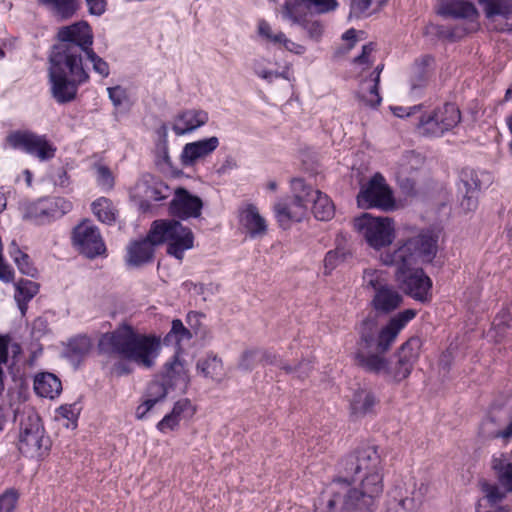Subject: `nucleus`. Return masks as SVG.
Wrapping results in <instances>:
<instances>
[{
  "label": "nucleus",
  "mask_w": 512,
  "mask_h": 512,
  "mask_svg": "<svg viewBox=\"0 0 512 512\" xmlns=\"http://www.w3.org/2000/svg\"><path fill=\"white\" fill-rule=\"evenodd\" d=\"M172 390L179 388L184 391L189 383V376L184 364L179 360L178 355L164 366V372L159 376Z\"/></svg>",
  "instance_id": "obj_27"
},
{
  "label": "nucleus",
  "mask_w": 512,
  "mask_h": 512,
  "mask_svg": "<svg viewBox=\"0 0 512 512\" xmlns=\"http://www.w3.org/2000/svg\"><path fill=\"white\" fill-rule=\"evenodd\" d=\"M209 120V115L202 109H186L177 114L172 130L176 135H185L204 126Z\"/></svg>",
  "instance_id": "obj_25"
},
{
  "label": "nucleus",
  "mask_w": 512,
  "mask_h": 512,
  "mask_svg": "<svg viewBox=\"0 0 512 512\" xmlns=\"http://www.w3.org/2000/svg\"><path fill=\"white\" fill-rule=\"evenodd\" d=\"M283 47L297 55H301L306 51V48L303 45H300L298 43L293 42L292 40L288 39L286 35L284 34L283 40L280 42Z\"/></svg>",
  "instance_id": "obj_63"
},
{
  "label": "nucleus",
  "mask_w": 512,
  "mask_h": 512,
  "mask_svg": "<svg viewBox=\"0 0 512 512\" xmlns=\"http://www.w3.org/2000/svg\"><path fill=\"white\" fill-rule=\"evenodd\" d=\"M461 121L459 108L453 103H445L420 116L417 128L419 133L428 137H440Z\"/></svg>",
  "instance_id": "obj_10"
},
{
  "label": "nucleus",
  "mask_w": 512,
  "mask_h": 512,
  "mask_svg": "<svg viewBox=\"0 0 512 512\" xmlns=\"http://www.w3.org/2000/svg\"><path fill=\"white\" fill-rule=\"evenodd\" d=\"M493 327L501 337L512 335V304L496 315Z\"/></svg>",
  "instance_id": "obj_43"
},
{
  "label": "nucleus",
  "mask_w": 512,
  "mask_h": 512,
  "mask_svg": "<svg viewBox=\"0 0 512 512\" xmlns=\"http://www.w3.org/2000/svg\"><path fill=\"white\" fill-rule=\"evenodd\" d=\"M424 164V158L414 151H406L399 163L398 179L402 183L407 182L406 187L413 189L415 182L410 179V176L418 171Z\"/></svg>",
  "instance_id": "obj_34"
},
{
  "label": "nucleus",
  "mask_w": 512,
  "mask_h": 512,
  "mask_svg": "<svg viewBox=\"0 0 512 512\" xmlns=\"http://www.w3.org/2000/svg\"><path fill=\"white\" fill-rule=\"evenodd\" d=\"M435 71V59L431 55H423L416 59L412 67L411 90L417 91L426 87Z\"/></svg>",
  "instance_id": "obj_30"
},
{
  "label": "nucleus",
  "mask_w": 512,
  "mask_h": 512,
  "mask_svg": "<svg viewBox=\"0 0 512 512\" xmlns=\"http://www.w3.org/2000/svg\"><path fill=\"white\" fill-rule=\"evenodd\" d=\"M437 236L426 231L407 239L393 252L382 254L385 265L396 266L395 278L400 288L413 299L422 303L432 299V280L422 268H414L417 260L431 262L437 252Z\"/></svg>",
  "instance_id": "obj_3"
},
{
  "label": "nucleus",
  "mask_w": 512,
  "mask_h": 512,
  "mask_svg": "<svg viewBox=\"0 0 512 512\" xmlns=\"http://www.w3.org/2000/svg\"><path fill=\"white\" fill-rule=\"evenodd\" d=\"M449 27L450 26L430 24L426 27V33L434 34L439 39L450 41Z\"/></svg>",
  "instance_id": "obj_60"
},
{
  "label": "nucleus",
  "mask_w": 512,
  "mask_h": 512,
  "mask_svg": "<svg viewBox=\"0 0 512 512\" xmlns=\"http://www.w3.org/2000/svg\"><path fill=\"white\" fill-rule=\"evenodd\" d=\"M219 146L216 136L187 143L182 150L180 160L184 167L193 166L198 160L204 159Z\"/></svg>",
  "instance_id": "obj_23"
},
{
  "label": "nucleus",
  "mask_w": 512,
  "mask_h": 512,
  "mask_svg": "<svg viewBox=\"0 0 512 512\" xmlns=\"http://www.w3.org/2000/svg\"><path fill=\"white\" fill-rule=\"evenodd\" d=\"M492 468L500 485L506 492L512 493V460L506 454L493 457Z\"/></svg>",
  "instance_id": "obj_37"
},
{
  "label": "nucleus",
  "mask_w": 512,
  "mask_h": 512,
  "mask_svg": "<svg viewBox=\"0 0 512 512\" xmlns=\"http://www.w3.org/2000/svg\"><path fill=\"white\" fill-rule=\"evenodd\" d=\"M308 194V204H312V213L320 221L332 219L335 213V207L331 199L319 190H314L311 186L305 184L304 194Z\"/></svg>",
  "instance_id": "obj_28"
},
{
  "label": "nucleus",
  "mask_w": 512,
  "mask_h": 512,
  "mask_svg": "<svg viewBox=\"0 0 512 512\" xmlns=\"http://www.w3.org/2000/svg\"><path fill=\"white\" fill-rule=\"evenodd\" d=\"M194 411L191 401L187 398H183L175 402L171 412L181 420L185 415H193Z\"/></svg>",
  "instance_id": "obj_53"
},
{
  "label": "nucleus",
  "mask_w": 512,
  "mask_h": 512,
  "mask_svg": "<svg viewBox=\"0 0 512 512\" xmlns=\"http://www.w3.org/2000/svg\"><path fill=\"white\" fill-rule=\"evenodd\" d=\"M179 424L180 419L172 412H170L166 414L161 421L158 422L156 427L161 433H166L168 431L177 429Z\"/></svg>",
  "instance_id": "obj_52"
},
{
  "label": "nucleus",
  "mask_w": 512,
  "mask_h": 512,
  "mask_svg": "<svg viewBox=\"0 0 512 512\" xmlns=\"http://www.w3.org/2000/svg\"><path fill=\"white\" fill-rule=\"evenodd\" d=\"M9 335H0V366L6 364L9 355Z\"/></svg>",
  "instance_id": "obj_62"
},
{
  "label": "nucleus",
  "mask_w": 512,
  "mask_h": 512,
  "mask_svg": "<svg viewBox=\"0 0 512 512\" xmlns=\"http://www.w3.org/2000/svg\"><path fill=\"white\" fill-rule=\"evenodd\" d=\"M382 459L378 447L362 443L340 459L338 477L326 488L328 512H374L383 492Z\"/></svg>",
  "instance_id": "obj_2"
},
{
  "label": "nucleus",
  "mask_w": 512,
  "mask_h": 512,
  "mask_svg": "<svg viewBox=\"0 0 512 512\" xmlns=\"http://www.w3.org/2000/svg\"><path fill=\"white\" fill-rule=\"evenodd\" d=\"M154 243L150 238V233L146 239L132 242L128 247L127 264L132 267H139L150 263L154 257Z\"/></svg>",
  "instance_id": "obj_31"
},
{
  "label": "nucleus",
  "mask_w": 512,
  "mask_h": 512,
  "mask_svg": "<svg viewBox=\"0 0 512 512\" xmlns=\"http://www.w3.org/2000/svg\"><path fill=\"white\" fill-rule=\"evenodd\" d=\"M403 302V296L398 289L387 284L376 293L371 300L373 309L381 314H389L399 308Z\"/></svg>",
  "instance_id": "obj_26"
},
{
  "label": "nucleus",
  "mask_w": 512,
  "mask_h": 512,
  "mask_svg": "<svg viewBox=\"0 0 512 512\" xmlns=\"http://www.w3.org/2000/svg\"><path fill=\"white\" fill-rule=\"evenodd\" d=\"M34 391L40 397L54 399L62 391L61 380L50 372L38 373L34 377Z\"/></svg>",
  "instance_id": "obj_33"
},
{
  "label": "nucleus",
  "mask_w": 512,
  "mask_h": 512,
  "mask_svg": "<svg viewBox=\"0 0 512 512\" xmlns=\"http://www.w3.org/2000/svg\"><path fill=\"white\" fill-rule=\"evenodd\" d=\"M57 37L61 44L66 47L79 45V65L83 66V55L91 61L93 70L102 77H108L110 73L108 63L99 57L92 49L93 34L91 27L85 21H80L59 29Z\"/></svg>",
  "instance_id": "obj_8"
},
{
  "label": "nucleus",
  "mask_w": 512,
  "mask_h": 512,
  "mask_svg": "<svg viewBox=\"0 0 512 512\" xmlns=\"http://www.w3.org/2000/svg\"><path fill=\"white\" fill-rule=\"evenodd\" d=\"M259 349H248L240 357L238 367L244 371L253 370L260 362Z\"/></svg>",
  "instance_id": "obj_47"
},
{
  "label": "nucleus",
  "mask_w": 512,
  "mask_h": 512,
  "mask_svg": "<svg viewBox=\"0 0 512 512\" xmlns=\"http://www.w3.org/2000/svg\"><path fill=\"white\" fill-rule=\"evenodd\" d=\"M337 0H286L281 15L292 24L301 26L310 39L319 41L323 25L319 20L308 19V14H323L337 8Z\"/></svg>",
  "instance_id": "obj_6"
},
{
  "label": "nucleus",
  "mask_w": 512,
  "mask_h": 512,
  "mask_svg": "<svg viewBox=\"0 0 512 512\" xmlns=\"http://www.w3.org/2000/svg\"><path fill=\"white\" fill-rule=\"evenodd\" d=\"M481 490L485 493V496L490 505L500 503L506 497V491L503 492L495 484H490L486 481L481 483Z\"/></svg>",
  "instance_id": "obj_48"
},
{
  "label": "nucleus",
  "mask_w": 512,
  "mask_h": 512,
  "mask_svg": "<svg viewBox=\"0 0 512 512\" xmlns=\"http://www.w3.org/2000/svg\"><path fill=\"white\" fill-rule=\"evenodd\" d=\"M91 15L101 16L106 11V0H85Z\"/></svg>",
  "instance_id": "obj_61"
},
{
  "label": "nucleus",
  "mask_w": 512,
  "mask_h": 512,
  "mask_svg": "<svg viewBox=\"0 0 512 512\" xmlns=\"http://www.w3.org/2000/svg\"><path fill=\"white\" fill-rule=\"evenodd\" d=\"M203 201L200 197L191 194L187 189L179 187L174 192V197L169 204L171 216L187 220L198 218L201 215Z\"/></svg>",
  "instance_id": "obj_19"
},
{
  "label": "nucleus",
  "mask_w": 512,
  "mask_h": 512,
  "mask_svg": "<svg viewBox=\"0 0 512 512\" xmlns=\"http://www.w3.org/2000/svg\"><path fill=\"white\" fill-rule=\"evenodd\" d=\"M150 238L156 244H167V254L182 260L184 253L193 248L194 235L189 227L176 219H161L152 223Z\"/></svg>",
  "instance_id": "obj_7"
},
{
  "label": "nucleus",
  "mask_w": 512,
  "mask_h": 512,
  "mask_svg": "<svg viewBox=\"0 0 512 512\" xmlns=\"http://www.w3.org/2000/svg\"><path fill=\"white\" fill-rule=\"evenodd\" d=\"M192 338V333L187 329L180 319H174L170 332L165 336L164 343L180 346L182 342L189 341Z\"/></svg>",
  "instance_id": "obj_42"
},
{
  "label": "nucleus",
  "mask_w": 512,
  "mask_h": 512,
  "mask_svg": "<svg viewBox=\"0 0 512 512\" xmlns=\"http://www.w3.org/2000/svg\"><path fill=\"white\" fill-rule=\"evenodd\" d=\"M50 204L53 205V209L55 215H53V220L62 217L64 214L69 212L72 208V204L69 201H66L63 198L50 199Z\"/></svg>",
  "instance_id": "obj_55"
},
{
  "label": "nucleus",
  "mask_w": 512,
  "mask_h": 512,
  "mask_svg": "<svg viewBox=\"0 0 512 512\" xmlns=\"http://www.w3.org/2000/svg\"><path fill=\"white\" fill-rule=\"evenodd\" d=\"M358 206L363 209L380 208L385 211L395 206L393 192L382 174L376 173L357 195Z\"/></svg>",
  "instance_id": "obj_12"
},
{
  "label": "nucleus",
  "mask_w": 512,
  "mask_h": 512,
  "mask_svg": "<svg viewBox=\"0 0 512 512\" xmlns=\"http://www.w3.org/2000/svg\"><path fill=\"white\" fill-rule=\"evenodd\" d=\"M363 281L367 288L373 289L374 293L388 284L384 273L374 269L364 270Z\"/></svg>",
  "instance_id": "obj_46"
},
{
  "label": "nucleus",
  "mask_w": 512,
  "mask_h": 512,
  "mask_svg": "<svg viewBox=\"0 0 512 512\" xmlns=\"http://www.w3.org/2000/svg\"><path fill=\"white\" fill-rule=\"evenodd\" d=\"M437 13L443 17L455 19L475 20L479 16L476 6L472 2L464 0L442 1Z\"/></svg>",
  "instance_id": "obj_29"
},
{
  "label": "nucleus",
  "mask_w": 512,
  "mask_h": 512,
  "mask_svg": "<svg viewBox=\"0 0 512 512\" xmlns=\"http://www.w3.org/2000/svg\"><path fill=\"white\" fill-rule=\"evenodd\" d=\"M423 494L415 484L396 486L388 492L381 512H420Z\"/></svg>",
  "instance_id": "obj_15"
},
{
  "label": "nucleus",
  "mask_w": 512,
  "mask_h": 512,
  "mask_svg": "<svg viewBox=\"0 0 512 512\" xmlns=\"http://www.w3.org/2000/svg\"><path fill=\"white\" fill-rule=\"evenodd\" d=\"M127 361L128 360L121 358V360L116 362L112 367L113 373L116 374L117 376H124L130 374L132 372V368Z\"/></svg>",
  "instance_id": "obj_64"
},
{
  "label": "nucleus",
  "mask_w": 512,
  "mask_h": 512,
  "mask_svg": "<svg viewBox=\"0 0 512 512\" xmlns=\"http://www.w3.org/2000/svg\"><path fill=\"white\" fill-rule=\"evenodd\" d=\"M292 197L278 200L274 205L275 217L283 229L290 227L291 222H300L307 212L308 199L305 192V181L295 178L291 181Z\"/></svg>",
  "instance_id": "obj_9"
},
{
  "label": "nucleus",
  "mask_w": 512,
  "mask_h": 512,
  "mask_svg": "<svg viewBox=\"0 0 512 512\" xmlns=\"http://www.w3.org/2000/svg\"><path fill=\"white\" fill-rule=\"evenodd\" d=\"M197 370L206 378L220 380L223 375V363L216 355H208L197 362Z\"/></svg>",
  "instance_id": "obj_41"
},
{
  "label": "nucleus",
  "mask_w": 512,
  "mask_h": 512,
  "mask_svg": "<svg viewBox=\"0 0 512 512\" xmlns=\"http://www.w3.org/2000/svg\"><path fill=\"white\" fill-rule=\"evenodd\" d=\"M18 449L31 457L41 456L48 450V440L44 438V429L37 414L30 413L21 419Z\"/></svg>",
  "instance_id": "obj_13"
},
{
  "label": "nucleus",
  "mask_w": 512,
  "mask_h": 512,
  "mask_svg": "<svg viewBox=\"0 0 512 512\" xmlns=\"http://www.w3.org/2000/svg\"><path fill=\"white\" fill-rule=\"evenodd\" d=\"M160 347L159 338L137 333L127 324L104 333L98 342L101 354L119 356L147 369L154 366Z\"/></svg>",
  "instance_id": "obj_4"
},
{
  "label": "nucleus",
  "mask_w": 512,
  "mask_h": 512,
  "mask_svg": "<svg viewBox=\"0 0 512 512\" xmlns=\"http://www.w3.org/2000/svg\"><path fill=\"white\" fill-rule=\"evenodd\" d=\"M241 220L251 237L262 236L267 231L265 219L252 204L243 211Z\"/></svg>",
  "instance_id": "obj_36"
},
{
  "label": "nucleus",
  "mask_w": 512,
  "mask_h": 512,
  "mask_svg": "<svg viewBox=\"0 0 512 512\" xmlns=\"http://www.w3.org/2000/svg\"><path fill=\"white\" fill-rule=\"evenodd\" d=\"M416 316V310L406 309L391 317L381 329L375 316L368 315L357 327L358 340L354 352L355 365L363 371L386 380L400 382L412 372L422 341L414 336L404 342L394 354L395 360L385 354L391 349L400 331Z\"/></svg>",
  "instance_id": "obj_1"
},
{
  "label": "nucleus",
  "mask_w": 512,
  "mask_h": 512,
  "mask_svg": "<svg viewBox=\"0 0 512 512\" xmlns=\"http://www.w3.org/2000/svg\"><path fill=\"white\" fill-rule=\"evenodd\" d=\"M8 143L15 149H21L26 153L36 156L41 161H46L55 156L56 148L48 142L45 136L37 135L30 131H16L8 135Z\"/></svg>",
  "instance_id": "obj_14"
},
{
  "label": "nucleus",
  "mask_w": 512,
  "mask_h": 512,
  "mask_svg": "<svg viewBox=\"0 0 512 512\" xmlns=\"http://www.w3.org/2000/svg\"><path fill=\"white\" fill-rule=\"evenodd\" d=\"M49 332V324L46 318L37 317L32 323V335L34 338H41Z\"/></svg>",
  "instance_id": "obj_57"
},
{
  "label": "nucleus",
  "mask_w": 512,
  "mask_h": 512,
  "mask_svg": "<svg viewBox=\"0 0 512 512\" xmlns=\"http://www.w3.org/2000/svg\"><path fill=\"white\" fill-rule=\"evenodd\" d=\"M23 220L30 221L37 225L48 224L53 221L55 215L50 199H39L35 202L22 201L19 204Z\"/></svg>",
  "instance_id": "obj_22"
},
{
  "label": "nucleus",
  "mask_w": 512,
  "mask_h": 512,
  "mask_svg": "<svg viewBox=\"0 0 512 512\" xmlns=\"http://www.w3.org/2000/svg\"><path fill=\"white\" fill-rule=\"evenodd\" d=\"M138 197L145 201H161L170 196L169 186L160 178L150 173H145L137 181L135 186Z\"/></svg>",
  "instance_id": "obj_21"
},
{
  "label": "nucleus",
  "mask_w": 512,
  "mask_h": 512,
  "mask_svg": "<svg viewBox=\"0 0 512 512\" xmlns=\"http://www.w3.org/2000/svg\"><path fill=\"white\" fill-rule=\"evenodd\" d=\"M384 65L379 64L374 70V84L370 87L368 95L361 96V100L370 107H377L381 103V97L379 95V82L380 74L383 70Z\"/></svg>",
  "instance_id": "obj_44"
},
{
  "label": "nucleus",
  "mask_w": 512,
  "mask_h": 512,
  "mask_svg": "<svg viewBox=\"0 0 512 512\" xmlns=\"http://www.w3.org/2000/svg\"><path fill=\"white\" fill-rule=\"evenodd\" d=\"M38 4L63 20L73 17L79 9L77 0H38Z\"/></svg>",
  "instance_id": "obj_38"
},
{
  "label": "nucleus",
  "mask_w": 512,
  "mask_h": 512,
  "mask_svg": "<svg viewBox=\"0 0 512 512\" xmlns=\"http://www.w3.org/2000/svg\"><path fill=\"white\" fill-rule=\"evenodd\" d=\"M79 45L66 47L59 41L49 57V82L52 97L59 104L75 100L80 85L89 81V74L79 65Z\"/></svg>",
  "instance_id": "obj_5"
},
{
  "label": "nucleus",
  "mask_w": 512,
  "mask_h": 512,
  "mask_svg": "<svg viewBox=\"0 0 512 512\" xmlns=\"http://www.w3.org/2000/svg\"><path fill=\"white\" fill-rule=\"evenodd\" d=\"M172 390L159 377L152 380L143 394V402L136 408V418L142 420L147 413L158 403L163 401L169 391Z\"/></svg>",
  "instance_id": "obj_24"
},
{
  "label": "nucleus",
  "mask_w": 512,
  "mask_h": 512,
  "mask_svg": "<svg viewBox=\"0 0 512 512\" xmlns=\"http://www.w3.org/2000/svg\"><path fill=\"white\" fill-rule=\"evenodd\" d=\"M156 165L161 169L172 168V162L168 151V142L165 138L157 144Z\"/></svg>",
  "instance_id": "obj_50"
},
{
  "label": "nucleus",
  "mask_w": 512,
  "mask_h": 512,
  "mask_svg": "<svg viewBox=\"0 0 512 512\" xmlns=\"http://www.w3.org/2000/svg\"><path fill=\"white\" fill-rule=\"evenodd\" d=\"M57 413L61 417L65 418L69 421L75 422L79 415V409H78L76 403L65 404V405L60 406L57 409Z\"/></svg>",
  "instance_id": "obj_58"
},
{
  "label": "nucleus",
  "mask_w": 512,
  "mask_h": 512,
  "mask_svg": "<svg viewBox=\"0 0 512 512\" xmlns=\"http://www.w3.org/2000/svg\"><path fill=\"white\" fill-rule=\"evenodd\" d=\"M392 224V219L388 217H373L369 213H364L354 220L355 228L374 249H380L392 243L394 239Z\"/></svg>",
  "instance_id": "obj_11"
},
{
  "label": "nucleus",
  "mask_w": 512,
  "mask_h": 512,
  "mask_svg": "<svg viewBox=\"0 0 512 512\" xmlns=\"http://www.w3.org/2000/svg\"><path fill=\"white\" fill-rule=\"evenodd\" d=\"M348 252L344 247H336L326 253L324 258V273L330 274L338 265L346 260Z\"/></svg>",
  "instance_id": "obj_45"
},
{
  "label": "nucleus",
  "mask_w": 512,
  "mask_h": 512,
  "mask_svg": "<svg viewBox=\"0 0 512 512\" xmlns=\"http://www.w3.org/2000/svg\"><path fill=\"white\" fill-rule=\"evenodd\" d=\"M485 19L492 29L500 33H512V0H478Z\"/></svg>",
  "instance_id": "obj_16"
},
{
  "label": "nucleus",
  "mask_w": 512,
  "mask_h": 512,
  "mask_svg": "<svg viewBox=\"0 0 512 512\" xmlns=\"http://www.w3.org/2000/svg\"><path fill=\"white\" fill-rule=\"evenodd\" d=\"M459 193L462 194L461 208L465 212L474 211L478 207V198L482 186V179L477 171L464 168L459 174Z\"/></svg>",
  "instance_id": "obj_20"
},
{
  "label": "nucleus",
  "mask_w": 512,
  "mask_h": 512,
  "mask_svg": "<svg viewBox=\"0 0 512 512\" xmlns=\"http://www.w3.org/2000/svg\"><path fill=\"white\" fill-rule=\"evenodd\" d=\"M92 211L99 221L112 225L116 221L117 210L112 201L108 198L101 197L92 203Z\"/></svg>",
  "instance_id": "obj_40"
},
{
  "label": "nucleus",
  "mask_w": 512,
  "mask_h": 512,
  "mask_svg": "<svg viewBox=\"0 0 512 512\" xmlns=\"http://www.w3.org/2000/svg\"><path fill=\"white\" fill-rule=\"evenodd\" d=\"M108 95L115 107H119L123 104V101L127 98L126 90L121 86L107 88Z\"/></svg>",
  "instance_id": "obj_59"
},
{
  "label": "nucleus",
  "mask_w": 512,
  "mask_h": 512,
  "mask_svg": "<svg viewBox=\"0 0 512 512\" xmlns=\"http://www.w3.org/2000/svg\"><path fill=\"white\" fill-rule=\"evenodd\" d=\"M38 291L39 284L31 280L21 279L16 284L14 298L18 304V307L22 315L26 313L28 302L38 293Z\"/></svg>",
  "instance_id": "obj_39"
},
{
  "label": "nucleus",
  "mask_w": 512,
  "mask_h": 512,
  "mask_svg": "<svg viewBox=\"0 0 512 512\" xmlns=\"http://www.w3.org/2000/svg\"><path fill=\"white\" fill-rule=\"evenodd\" d=\"M378 399L372 391L357 390L351 401V410L354 415L364 416L374 412Z\"/></svg>",
  "instance_id": "obj_35"
},
{
  "label": "nucleus",
  "mask_w": 512,
  "mask_h": 512,
  "mask_svg": "<svg viewBox=\"0 0 512 512\" xmlns=\"http://www.w3.org/2000/svg\"><path fill=\"white\" fill-rule=\"evenodd\" d=\"M92 349V340L86 334H79L70 338L64 351L65 357L78 366Z\"/></svg>",
  "instance_id": "obj_32"
},
{
  "label": "nucleus",
  "mask_w": 512,
  "mask_h": 512,
  "mask_svg": "<svg viewBox=\"0 0 512 512\" xmlns=\"http://www.w3.org/2000/svg\"><path fill=\"white\" fill-rule=\"evenodd\" d=\"M73 243L81 254L94 259L106 252V246L97 227L81 223L73 230Z\"/></svg>",
  "instance_id": "obj_17"
},
{
  "label": "nucleus",
  "mask_w": 512,
  "mask_h": 512,
  "mask_svg": "<svg viewBox=\"0 0 512 512\" xmlns=\"http://www.w3.org/2000/svg\"><path fill=\"white\" fill-rule=\"evenodd\" d=\"M98 184L105 189H112L114 186V178L110 169L106 166H99L97 168Z\"/></svg>",
  "instance_id": "obj_54"
},
{
  "label": "nucleus",
  "mask_w": 512,
  "mask_h": 512,
  "mask_svg": "<svg viewBox=\"0 0 512 512\" xmlns=\"http://www.w3.org/2000/svg\"><path fill=\"white\" fill-rule=\"evenodd\" d=\"M15 263L22 274H25L30 277H36L38 273L37 269L30 262V257L28 254L22 255V258L20 259L16 258Z\"/></svg>",
  "instance_id": "obj_56"
},
{
  "label": "nucleus",
  "mask_w": 512,
  "mask_h": 512,
  "mask_svg": "<svg viewBox=\"0 0 512 512\" xmlns=\"http://www.w3.org/2000/svg\"><path fill=\"white\" fill-rule=\"evenodd\" d=\"M258 34L260 37L264 38L266 41L271 42L273 44H280L281 40L284 38L283 32L273 33L270 24L265 20H260L258 23Z\"/></svg>",
  "instance_id": "obj_51"
},
{
  "label": "nucleus",
  "mask_w": 512,
  "mask_h": 512,
  "mask_svg": "<svg viewBox=\"0 0 512 512\" xmlns=\"http://www.w3.org/2000/svg\"><path fill=\"white\" fill-rule=\"evenodd\" d=\"M19 494L15 489H7L0 495V512H14Z\"/></svg>",
  "instance_id": "obj_49"
},
{
  "label": "nucleus",
  "mask_w": 512,
  "mask_h": 512,
  "mask_svg": "<svg viewBox=\"0 0 512 512\" xmlns=\"http://www.w3.org/2000/svg\"><path fill=\"white\" fill-rule=\"evenodd\" d=\"M502 407L503 404L497 402L491 404L487 417L479 426V435L483 439H501L505 443L512 439V416L509 418V423L503 426V419L498 415Z\"/></svg>",
  "instance_id": "obj_18"
}]
</instances>
